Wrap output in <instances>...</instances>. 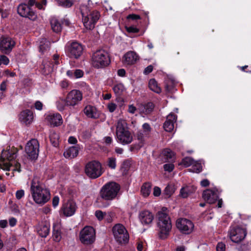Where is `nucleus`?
<instances>
[{
  "mask_svg": "<svg viewBox=\"0 0 251 251\" xmlns=\"http://www.w3.org/2000/svg\"><path fill=\"white\" fill-rule=\"evenodd\" d=\"M161 194V189L158 187H155L153 189V194L155 197L159 196Z\"/></svg>",
  "mask_w": 251,
  "mask_h": 251,
  "instance_id": "nucleus-56",
  "label": "nucleus"
},
{
  "mask_svg": "<svg viewBox=\"0 0 251 251\" xmlns=\"http://www.w3.org/2000/svg\"><path fill=\"white\" fill-rule=\"evenodd\" d=\"M34 106L37 110H41L43 109V104L41 101H36L35 102Z\"/></svg>",
  "mask_w": 251,
  "mask_h": 251,
  "instance_id": "nucleus-54",
  "label": "nucleus"
},
{
  "mask_svg": "<svg viewBox=\"0 0 251 251\" xmlns=\"http://www.w3.org/2000/svg\"><path fill=\"white\" fill-rule=\"evenodd\" d=\"M15 45V41L10 37L2 36L0 38V51L4 54H9Z\"/></svg>",
  "mask_w": 251,
  "mask_h": 251,
  "instance_id": "nucleus-13",
  "label": "nucleus"
},
{
  "mask_svg": "<svg viewBox=\"0 0 251 251\" xmlns=\"http://www.w3.org/2000/svg\"><path fill=\"white\" fill-rule=\"evenodd\" d=\"M53 239L55 242H59L61 240V236L60 232L58 230H53Z\"/></svg>",
  "mask_w": 251,
  "mask_h": 251,
  "instance_id": "nucleus-45",
  "label": "nucleus"
},
{
  "mask_svg": "<svg viewBox=\"0 0 251 251\" xmlns=\"http://www.w3.org/2000/svg\"><path fill=\"white\" fill-rule=\"evenodd\" d=\"M17 221L16 218L14 217L10 218L9 219V224L10 226L13 227L17 224Z\"/></svg>",
  "mask_w": 251,
  "mask_h": 251,
  "instance_id": "nucleus-58",
  "label": "nucleus"
},
{
  "mask_svg": "<svg viewBox=\"0 0 251 251\" xmlns=\"http://www.w3.org/2000/svg\"><path fill=\"white\" fill-rule=\"evenodd\" d=\"M127 19H131L132 20H136L140 19V17L138 15L130 14L127 17Z\"/></svg>",
  "mask_w": 251,
  "mask_h": 251,
  "instance_id": "nucleus-60",
  "label": "nucleus"
},
{
  "mask_svg": "<svg viewBox=\"0 0 251 251\" xmlns=\"http://www.w3.org/2000/svg\"><path fill=\"white\" fill-rule=\"evenodd\" d=\"M177 117L174 113H171L166 118L164 124V128L167 132L172 131L174 128V124L176 122Z\"/></svg>",
  "mask_w": 251,
  "mask_h": 251,
  "instance_id": "nucleus-24",
  "label": "nucleus"
},
{
  "mask_svg": "<svg viewBox=\"0 0 251 251\" xmlns=\"http://www.w3.org/2000/svg\"><path fill=\"white\" fill-rule=\"evenodd\" d=\"M25 151L30 159H37L39 152V143L36 139L29 140L25 147Z\"/></svg>",
  "mask_w": 251,
  "mask_h": 251,
  "instance_id": "nucleus-12",
  "label": "nucleus"
},
{
  "mask_svg": "<svg viewBox=\"0 0 251 251\" xmlns=\"http://www.w3.org/2000/svg\"><path fill=\"white\" fill-rule=\"evenodd\" d=\"M136 110H137L136 107L135 106H134L133 104H130V105H128V108L127 111L129 113L134 114V113H135V112H136Z\"/></svg>",
  "mask_w": 251,
  "mask_h": 251,
  "instance_id": "nucleus-55",
  "label": "nucleus"
},
{
  "mask_svg": "<svg viewBox=\"0 0 251 251\" xmlns=\"http://www.w3.org/2000/svg\"><path fill=\"white\" fill-rule=\"evenodd\" d=\"M83 50V47L80 43L73 42L68 46L66 52L70 57L77 59L81 56Z\"/></svg>",
  "mask_w": 251,
  "mask_h": 251,
  "instance_id": "nucleus-15",
  "label": "nucleus"
},
{
  "mask_svg": "<svg viewBox=\"0 0 251 251\" xmlns=\"http://www.w3.org/2000/svg\"><path fill=\"white\" fill-rule=\"evenodd\" d=\"M112 232L115 240L119 243L126 244L128 242L129 234L123 225L117 224L114 226Z\"/></svg>",
  "mask_w": 251,
  "mask_h": 251,
  "instance_id": "nucleus-8",
  "label": "nucleus"
},
{
  "mask_svg": "<svg viewBox=\"0 0 251 251\" xmlns=\"http://www.w3.org/2000/svg\"><path fill=\"white\" fill-rule=\"evenodd\" d=\"M126 30L129 33H138L139 31L138 28L133 26H126Z\"/></svg>",
  "mask_w": 251,
  "mask_h": 251,
  "instance_id": "nucleus-48",
  "label": "nucleus"
},
{
  "mask_svg": "<svg viewBox=\"0 0 251 251\" xmlns=\"http://www.w3.org/2000/svg\"><path fill=\"white\" fill-rule=\"evenodd\" d=\"M116 108L117 105L113 102H110L107 104V109L111 113L113 112L116 110Z\"/></svg>",
  "mask_w": 251,
  "mask_h": 251,
  "instance_id": "nucleus-50",
  "label": "nucleus"
},
{
  "mask_svg": "<svg viewBox=\"0 0 251 251\" xmlns=\"http://www.w3.org/2000/svg\"><path fill=\"white\" fill-rule=\"evenodd\" d=\"M107 166L112 170H115L116 168V158L114 157H110L107 159Z\"/></svg>",
  "mask_w": 251,
  "mask_h": 251,
  "instance_id": "nucleus-38",
  "label": "nucleus"
},
{
  "mask_svg": "<svg viewBox=\"0 0 251 251\" xmlns=\"http://www.w3.org/2000/svg\"><path fill=\"white\" fill-rule=\"evenodd\" d=\"M188 188L187 187L186 188H182L180 190V195L183 198H186L188 196Z\"/></svg>",
  "mask_w": 251,
  "mask_h": 251,
  "instance_id": "nucleus-53",
  "label": "nucleus"
},
{
  "mask_svg": "<svg viewBox=\"0 0 251 251\" xmlns=\"http://www.w3.org/2000/svg\"><path fill=\"white\" fill-rule=\"evenodd\" d=\"M30 193L33 201L37 204L43 205L50 198V190L37 178H34L31 183Z\"/></svg>",
  "mask_w": 251,
  "mask_h": 251,
  "instance_id": "nucleus-2",
  "label": "nucleus"
},
{
  "mask_svg": "<svg viewBox=\"0 0 251 251\" xmlns=\"http://www.w3.org/2000/svg\"><path fill=\"white\" fill-rule=\"evenodd\" d=\"M50 141L54 147H57L59 144V135L54 131H50Z\"/></svg>",
  "mask_w": 251,
  "mask_h": 251,
  "instance_id": "nucleus-33",
  "label": "nucleus"
},
{
  "mask_svg": "<svg viewBox=\"0 0 251 251\" xmlns=\"http://www.w3.org/2000/svg\"><path fill=\"white\" fill-rule=\"evenodd\" d=\"M176 226L180 232L186 234L191 233L194 227L193 223L190 220L185 218L178 219L176 221Z\"/></svg>",
  "mask_w": 251,
  "mask_h": 251,
  "instance_id": "nucleus-16",
  "label": "nucleus"
},
{
  "mask_svg": "<svg viewBox=\"0 0 251 251\" xmlns=\"http://www.w3.org/2000/svg\"><path fill=\"white\" fill-rule=\"evenodd\" d=\"M95 215L96 217H97V218L99 221H101L102 220H103L104 218V217H106L107 216L108 217L109 216H110L109 213L107 214L105 212H103L101 210L96 211Z\"/></svg>",
  "mask_w": 251,
  "mask_h": 251,
  "instance_id": "nucleus-40",
  "label": "nucleus"
},
{
  "mask_svg": "<svg viewBox=\"0 0 251 251\" xmlns=\"http://www.w3.org/2000/svg\"><path fill=\"white\" fill-rule=\"evenodd\" d=\"M174 165L172 163L165 164L163 166V168L165 171L171 172L174 169Z\"/></svg>",
  "mask_w": 251,
  "mask_h": 251,
  "instance_id": "nucleus-46",
  "label": "nucleus"
},
{
  "mask_svg": "<svg viewBox=\"0 0 251 251\" xmlns=\"http://www.w3.org/2000/svg\"><path fill=\"white\" fill-rule=\"evenodd\" d=\"M142 127V130H139L136 134L137 138L140 141V148L143 146L145 139L151 136L152 129L151 126L148 123H144Z\"/></svg>",
  "mask_w": 251,
  "mask_h": 251,
  "instance_id": "nucleus-18",
  "label": "nucleus"
},
{
  "mask_svg": "<svg viewBox=\"0 0 251 251\" xmlns=\"http://www.w3.org/2000/svg\"><path fill=\"white\" fill-rule=\"evenodd\" d=\"M156 218L159 236L161 239H165L169 235L172 227L167 208L163 207L160 211H158Z\"/></svg>",
  "mask_w": 251,
  "mask_h": 251,
  "instance_id": "nucleus-3",
  "label": "nucleus"
},
{
  "mask_svg": "<svg viewBox=\"0 0 251 251\" xmlns=\"http://www.w3.org/2000/svg\"><path fill=\"white\" fill-rule=\"evenodd\" d=\"M50 225L48 224H42L38 228V233L42 237H46L50 232Z\"/></svg>",
  "mask_w": 251,
  "mask_h": 251,
  "instance_id": "nucleus-29",
  "label": "nucleus"
},
{
  "mask_svg": "<svg viewBox=\"0 0 251 251\" xmlns=\"http://www.w3.org/2000/svg\"><path fill=\"white\" fill-rule=\"evenodd\" d=\"M83 112L86 116L90 118L98 119L100 117V112L97 109L93 106L88 105L85 107Z\"/></svg>",
  "mask_w": 251,
  "mask_h": 251,
  "instance_id": "nucleus-25",
  "label": "nucleus"
},
{
  "mask_svg": "<svg viewBox=\"0 0 251 251\" xmlns=\"http://www.w3.org/2000/svg\"><path fill=\"white\" fill-rule=\"evenodd\" d=\"M9 63L8 58L4 55H0V65H7Z\"/></svg>",
  "mask_w": 251,
  "mask_h": 251,
  "instance_id": "nucleus-44",
  "label": "nucleus"
},
{
  "mask_svg": "<svg viewBox=\"0 0 251 251\" xmlns=\"http://www.w3.org/2000/svg\"><path fill=\"white\" fill-rule=\"evenodd\" d=\"M57 4L64 7H70L74 2V0H55Z\"/></svg>",
  "mask_w": 251,
  "mask_h": 251,
  "instance_id": "nucleus-36",
  "label": "nucleus"
},
{
  "mask_svg": "<svg viewBox=\"0 0 251 251\" xmlns=\"http://www.w3.org/2000/svg\"><path fill=\"white\" fill-rule=\"evenodd\" d=\"M33 113L30 110L23 111L19 116L20 121L26 125L31 124L33 120Z\"/></svg>",
  "mask_w": 251,
  "mask_h": 251,
  "instance_id": "nucleus-22",
  "label": "nucleus"
},
{
  "mask_svg": "<svg viewBox=\"0 0 251 251\" xmlns=\"http://www.w3.org/2000/svg\"><path fill=\"white\" fill-rule=\"evenodd\" d=\"M124 86L121 83L115 85L113 88L114 92L117 96H120L124 91Z\"/></svg>",
  "mask_w": 251,
  "mask_h": 251,
  "instance_id": "nucleus-37",
  "label": "nucleus"
},
{
  "mask_svg": "<svg viewBox=\"0 0 251 251\" xmlns=\"http://www.w3.org/2000/svg\"><path fill=\"white\" fill-rule=\"evenodd\" d=\"M195 161L189 157H185L183 158L180 163V165H183L185 167H188L190 166H192Z\"/></svg>",
  "mask_w": 251,
  "mask_h": 251,
  "instance_id": "nucleus-39",
  "label": "nucleus"
},
{
  "mask_svg": "<svg viewBox=\"0 0 251 251\" xmlns=\"http://www.w3.org/2000/svg\"><path fill=\"white\" fill-rule=\"evenodd\" d=\"M152 70H153L152 66L149 65L145 69L144 73L146 75L149 74L152 72Z\"/></svg>",
  "mask_w": 251,
  "mask_h": 251,
  "instance_id": "nucleus-61",
  "label": "nucleus"
},
{
  "mask_svg": "<svg viewBox=\"0 0 251 251\" xmlns=\"http://www.w3.org/2000/svg\"><path fill=\"white\" fill-rule=\"evenodd\" d=\"M83 95L81 91L76 89L71 91L65 99V102L67 106L75 107L82 100Z\"/></svg>",
  "mask_w": 251,
  "mask_h": 251,
  "instance_id": "nucleus-11",
  "label": "nucleus"
},
{
  "mask_svg": "<svg viewBox=\"0 0 251 251\" xmlns=\"http://www.w3.org/2000/svg\"><path fill=\"white\" fill-rule=\"evenodd\" d=\"M17 152V149L13 147L7 146L3 149L0 156V169L20 173L21 165L15 160Z\"/></svg>",
  "mask_w": 251,
  "mask_h": 251,
  "instance_id": "nucleus-1",
  "label": "nucleus"
},
{
  "mask_svg": "<svg viewBox=\"0 0 251 251\" xmlns=\"http://www.w3.org/2000/svg\"><path fill=\"white\" fill-rule=\"evenodd\" d=\"M46 119L53 126H59L63 123L62 116L58 113L49 114L47 115Z\"/></svg>",
  "mask_w": 251,
  "mask_h": 251,
  "instance_id": "nucleus-23",
  "label": "nucleus"
},
{
  "mask_svg": "<svg viewBox=\"0 0 251 251\" xmlns=\"http://www.w3.org/2000/svg\"><path fill=\"white\" fill-rule=\"evenodd\" d=\"M153 104L152 103H148L144 105V110L143 112L146 114H148L152 111V110L153 109Z\"/></svg>",
  "mask_w": 251,
  "mask_h": 251,
  "instance_id": "nucleus-43",
  "label": "nucleus"
},
{
  "mask_svg": "<svg viewBox=\"0 0 251 251\" xmlns=\"http://www.w3.org/2000/svg\"><path fill=\"white\" fill-rule=\"evenodd\" d=\"M56 106L59 111H62L65 109V106H67L65 102V99H61L56 102Z\"/></svg>",
  "mask_w": 251,
  "mask_h": 251,
  "instance_id": "nucleus-42",
  "label": "nucleus"
},
{
  "mask_svg": "<svg viewBox=\"0 0 251 251\" xmlns=\"http://www.w3.org/2000/svg\"><path fill=\"white\" fill-rule=\"evenodd\" d=\"M164 162H173L176 159V154L169 149H164L160 154Z\"/></svg>",
  "mask_w": 251,
  "mask_h": 251,
  "instance_id": "nucleus-27",
  "label": "nucleus"
},
{
  "mask_svg": "<svg viewBox=\"0 0 251 251\" xmlns=\"http://www.w3.org/2000/svg\"><path fill=\"white\" fill-rule=\"evenodd\" d=\"M16 198L18 200H20L25 195V191L24 190H19L16 192Z\"/></svg>",
  "mask_w": 251,
  "mask_h": 251,
  "instance_id": "nucleus-51",
  "label": "nucleus"
},
{
  "mask_svg": "<svg viewBox=\"0 0 251 251\" xmlns=\"http://www.w3.org/2000/svg\"><path fill=\"white\" fill-rule=\"evenodd\" d=\"M50 23L52 30L56 32L59 33L62 30V24L61 21L56 18H52L50 19Z\"/></svg>",
  "mask_w": 251,
  "mask_h": 251,
  "instance_id": "nucleus-30",
  "label": "nucleus"
},
{
  "mask_svg": "<svg viewBox=\"0 0 251 251\" xmlns=\"http://www.w3.org/2000/svg\"><path fill=\"white\" fill-rule=\"evenodd\" d=\"M120 189V186L115 182H109L104 184L100 191L101 199L106 201H112L115 199Z\"/></svg>",
  "mask_w": 251,
  "mask_h": 251,
  "instance_id": "nucleus-6",
  "label": "nucleus"
},
{
  "mask_svg": "<svg viewBox=\"0 0 251 251\" xmlns=\"http://www.w3.org/2000/svg\"><path fill=\"white\" fill-rule=\"evenodd\" d=\"M68 142L71 144H75L77 143V139L73 136H70L68 139Z\"/></svg>",
  "mask_w": 251,
  "mask_h": 251,
  "instance_id": "nucleus-63",
  "label": "nucleus"
},
{
  "mask_svg": "<svg viewBox=\"0 0 251 251\" xmlns=\"http://www.w3.org/2000/svg\"><path fill=\"white\" fill-rule=\"evenodd\" d=\"M151 185L150 183H145L141 187V193L145 197H148L151 192Z\"/></svg>",
  "mask_w": 251,
  "mask_h": 251,
  "instance_id": "nucleus-34",
  "label": "nucleus"
},
{
  "mask_svg": "<svg viewBox=\"0 0 251 251\" xmlns=\"http://www.w3.org/2000/svg\"><path fill=\"white\" fill-rule=\"evenodd\" d=\"M246 235V230L239 226L231 227L228 231V236L230 240L233 242L236 243L242 241Z\"/></svg>",
  "mask_w": 251,
  "mask_h": 251,
  "instance_id": "nucleus-14",
  "label": "nucleus"
},
{
  "mask_svg": "<svg viewBox=\"0 0 251 251\" xmlns=\"http://www.w3.org/2000/svg\"><path fill=\"white\" fill-rule=\"evenodd\" d=\"M76 210V204L73 201H69L63 205L62 210L63 213L66 216H71L73 215Z\"/></svg>",
  "mask_w": 251,
  "mask_h": 251,
  "instance_id": "nucleus-26",
  "label": "nucleus"
},
{
  "mask_svg": "<svg viewBox=\"0 0 251 251\" xmlns=\"http://www.w3.org/2000/svg\"><path fill=\"white\" fill-rule=\"evenodd\" d=\"M85 172L88 177L93 179L100 177L103 173L101 164L97 161L88 163L85 166Z\"/></svg>",
  "mask_w": 251,
  "mask_h": 251,
  "instance_id": "nucleus-9",
  "label": "nucleus"
},
{
  "mask_svg": "<svg viewBox=\"0 0 251 251\" xmlns=\"http://www.w3.org/2000/svg\"><path fill=\"white\" fill-rule=\"evenodd\" d=\"M80 241L84 245H90L94 242L96 233L94 228L91 226H85L80 232Z\"/></svg>",
  "mask_w": 251,
  "mask_h": 251,
  "instance_id": "nucleus-10",
  "label": "nucleus"
},
{
  "mask_svg": "<svg viewBox=\"0 0 251 251\" xmlns=\"http://www.w3.org/2000/svg\"><path fill=\"white\" fill-rule=\"evenodd\" d=\"M78 154V148L75 146H72L65 151L64 156L66 158L72 159L77 156Z\"/></svg>",
  "mask_w": 251,
  "mask_h": 251,
  "instance_id": "nucleus-28",
  "label": "nucleus"
},
{
  "mask_svg": "<svg viewBox=\"0 0 251 251\" xmlns=\"http://www.w3.org/2000/svg\"><path fill=\"white\" fill-rule=\"evenodd\" d=\"M149 87L151 90L156 93H160L161 89L160 86L157 83L156 80L154 78L151 79L149 82Z\"/></svg>",
  "mask_w": 251,
  "mask_h": 251,
  "instance_id": "nucleus-32",
  "label": "nucleus"
},
{
  "mask_svg": "<svg viewBox=\"0 0 251 251\" xmlns=\"http://www.w3.org/2000/svg\"><path fill=\"white\" fill-rule=\"evenodd\" d=\"M54 66V65L53 64L52 62L46 60H44L42 67V73L45 75L50 73L53 70Z\"/></svg>",
  "mask_w": 251,
  "mask_h": 251,
  "instance_id": "nucleus-31",
  "label": "nucleus"
},
{
  "mask_svg": "<svg viewBox=\"0 0 251 251\" xmlns=\"http://www.w3.org/2000/svg\"><path fill=\"white\" fill-rule=\"evenodd\" d=\"M139 221L144 226H150L154 219L153 213L149 210L141 211L138 215Z\"/></svg>",
  "mask_w": 251,
  "mask_h": 251,
  "instance_id": "nucleus-19",
  "label": "nucleus"
},
{
  "mask_svg": "<svg viewBox=\"0 0 251 251\" xmlns=\"http://www.w3.org/2000/svg\"><path fill=\"white\" fill-rule=\"evenodd\" d=\"M47 4L46 0H42L41 2H36V6L39 9H44Z\"/></svg>",
  "mask_w": 251,
  "mask_h": 251,
  "instance_id": "nucleus-49",
  "label": "nucleus"
},
{
  "mask_svg": "<svg viewBox=\"0 0 251 251\" xmlns=\"http://www.w3.org/2000/svg\"><path fill=\"white\" fill-rule=\"evenodd\" d=\"M18 13L22 17L28 18L32 21L37 18V14L25 3H21L17 7Z\"/></svg>",
  "mask_w": 251,
  "mask_h": 251,
  "instance_id": "nucleus-17",
  "label": "nucleus"
},
{
  "mask_svg": "<svg viewBox=\"0 0 251 251\" xmlns=\"http://www.w3.org/2000/svg\"><path fill=\"white\" fill-rule=\"evenodd\" d=\"M202 197L207 202L214 203L218 198V191L217 190L207 189L203 191Z\"/></svg>",
  "mask_w": 251,
  "mask_h": 251,
  "instance_id": "nucleus-20",
  "label": "nucleus"
},
{
  "mask_svg": "<svg viewBox=\"0 0 251 251\" xmlns=\"http://www.w3.org/2000/svg\"><path fill=\"white\" fill-rule=\"evenodd\" d=\"M80 11L84 26L87 29H93L100 19V12L96 10L90 9L86 5H81Z\"/></svg>",
  "mask_w": 251,
  "mask_h": 251,
  "instance_id": "nucleus-5",
  "label": "nucleus"
},
{
  "mask_svg": "<svg viewBox=\"0 0 251 251\" xmlns=\"http://www.w3.org/2000/svg\"><path fill=\"white\" fill-rule=\"evenodd\" d=\"M59 198L58 196H55L52 199V205L54 207H56L59 203Z\"/></svg>",
  "mask_w": 251,
  "mask_h": 251,
  "instance_id": "nucleus-57",
  "label": "nucleus"
},
{
  "mask_svg": "<svg viewBox=\"0 0 251 251\" xmlns=\"http://www.w3.org/2000/svg\"><path fill=\"white\" fill-rule=\"evenodd\" d=\"M164 192L168 197H170L173 193L172 188L170 186H167L165 188Z\"/></svg>",
  "mask_w": 251,
  "mask_h": 251,
  "instance_id": "nucleus-59",
  "label": "nucleus"
},
{
  "mask_svg": "<svg viewBox=\"0 0 251 251\" xmlns=\"http://www.w3.org/2000/svg\"><path fill=\"white\" fill-rule=\"evenodd\" d=\"M202 165L199 161H195L192 167L188 169L189 172L199 173L202 171Z\"/></svg>",
  "mask_w": 251,
  "mask_h": 251,
  "instance_id": "nucleus-35",
  "label": "nucleus"
},
{
  "mask_svg": "<svg viewBox=\"0 0 251 251\" xmlns=\"http://www.w3.org/2000/svg\"><path fill=\"white\" fill-rule=\"evenodd\" d=\"M83 75V72L79 69H76L74 71V78H79Z\"/></svg>",
  "mask_w": 251,
  "mask_h": 251,
  "instance_id": "nucleus-47",
  "label": "nucleus"
},
{
  "mask_svg": "<svg viewBox=\"0 0 251 251\" xmlns=\"http://www.w3.org/2000/svg\"><path fill=\"white\" fill-rule=\"evenodd\" d=\"M81 135L83 138L86 139L90 137V134L88 131L86 130V131H83L81 133Z\"/></svg>",
  "mask_w": 251,
  "mask_h": 251,
  "instance_id": "nucleus-64",
  "label": "nucleus"
},
{
  "mask_svg": "<svg viewBox=\"0 0 251 251\" xmlns=\"http://www.w3.org/2000/svg\"><path fill=\"white\" fill-rule=\"evenodd\" d=\"M116 137L117 142L123 145L130 144L133 137L127 127V124L123 119L118 120L116 129Z\"/></svg>",
  "mask_w": 251,
  "mask_h": 251,
  "instance_id": "nucleus-4",
  "label": "nucleus"
},
{
  "mask_svg": "<svg viewBox=\"0 0 251 251\" xmlns=\"http://www.w3.org/2000/svg\"><path fill=\"white\" fill-rule=\"evenodd\" d=\"M104 141L106 145H110L113 141L112 138L110 136H106L104 138Z\"/></svg>",
  "mask_w": 251,
  "mask_h": 251,
  "instance_id": "nucleus-62",
  "label": "nucleus"
},
{
  "mask_svg": "<svg viewBox=\"0 0 251 251\" xmlns=\"http://www.w3.org/2000/svg\"><path fill=\"white\" fill-rule=\"evenodd\" d=\"M110 62L108 53L104 50H99L94 52L91 57L92 65L95 68H103Z\"/></svg>",
  "mask_w": 251,
  "mask_h": 251,
  "instance_id": "nucleus-7",
  "label": "nucleus"
},
{
  "mask_svg": "<svg viewBox=\"0 0 251 251\" xmlns=\"http://www.w3.org/2000/svg\"><path fill=\"white\" fill-rule=\"evenodd\" d=\"M225 249L226 246L224 243L222 242L218 243L216 247L217 251H225Z\"/></svg>",
  "mask_w": 251,
  "mask_h": 251,
  "instance_id": "nucleus-52",
  "label": "nucleus"
},
{
  "mask_svg": "<svg viewBox=\"0 0 251 251\" xmlns=\"http://www.w3.org/2000/svg\"><path fill=\"white\" fill-rule=\"evenodd\" d=\"M49 48V42L46 39H43L39 45V51L43 53L45 50Z\"/></svg>",
  "mask_w": 251,
  "mask_h": 251,
  "instance_id": "nucleus-41",
  "label": "nucleus"
},
{
  "mask_svg": "<svg viewBox=\"0 0 251 251\" xmlns=\"http://www.w3.org/2000/svg\"><path fill=\"white\" fill-rule=\"evenodd\" d=\"M138 59V55L133 51H129L124 54L122 62L125 65H131L136 63Z\"/></svg>",
  "mask_w": 251,
  "mask_h": 251,
  "instance_id": "nucleus-21",
  "label": "nucleus"
}]
</instances>
